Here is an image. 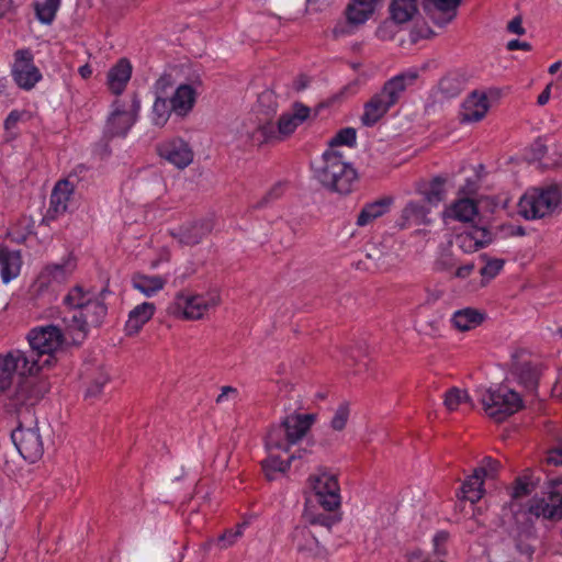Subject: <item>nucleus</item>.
I'll return each mask as SVG.
<instances>
[{
    "label": "nucleus",
    "instance_id": "f257e3e1",
    "mask_svg": "<svg viewBox=\"0 0 562 562\" xmlns=\"http://www.w3.org/2000/svg\"><path fill=\"white\" fill-rule=\"evenodd\" d=\"M538 479L526 473L515 481L512 488L510 502L504 506L502 520L516 548L530 558L538 542L535 522L538 518L554 519L561 513V498L555 490L546 487L542 498H526L535 491Z\"/></svg>",
    "mask_w": 562,
    "mask_h": 562
},
{
    "label": "nucleus",
    "instance_id": "f03ea898",
    "mask_svg": "<svg viewBox=\"0 0 562 562\" xmlns=\"http://www.w3.org/2000/svg\"><path fill=\"white\" fill-rule=\"evenodd\" d=\"M40 359L29 351L12 348L0 352V396L12 408L32 406L49 391V382L40 376Z\"/></svg>",
    "mask_w": 562,
    "mask_h": 562
},
{
    "label": "nucleus",
    "instance_id": "7ed1b4c3",
    "mask_svg": "<svg viewBox=\"0 0 562 562\" xmlns=\"http://www.w3.org/2000/svg\"><path fill=\"white\" fill-rule=\"evenodd\" d=\"M310 115V109L302 104H296L291 111L284 113L279 119L277 125L270 121L260 123H250L244 126L241 137L251 146H261L263 144L277 143L285 139L304 122Z\"/></svg>",
    "mask_w": 562,
    "mask_h": 562
},
{
    "label": "nucleus",
    "instance_id": "20e7f679",
    "mask_svg": "<svg viewBox=\"0 0 562 562\" xmlns=\"http://www.w3.org/2000/svg\"><path fill=\"white\" fill-rule=\"evenodd\" d=\"M317 180L327 189L339 194L352 192L358 173L346 158L345 151L326 149L322 155V165L315 170Z\"/></svg>",
    "mask_w": 562,
    "mask_h": 562
},
{
    "label": "nucleus",
    "instance_id": "39448f33",
    "mask_svg": "<svg viewBox=\"0 0 562 562\" xmlns=\"http://www.w3.org/2000/svg\"><path fill=\"white\" fill-rule=\"evenodd\" d=\"M76 268L77 262L71 255L61 258L58 262L44 266L30 288L32 304L37 305L41 300L49 302L55 297L58 289L70 279Z\"/></svg>",
    "mask_w": 562,
    "mask_h": 562
},
{
    "label": "nucleus",
    "instance_id": "423d86ee",
    "mask_svg": "<svg viewBox=\"0 0 562 562\" xmlns=\"http://www.w3.org/2000/svg\"><path fill=\"white\" fill-rule=\"evenodd\" d=\"M475 394L484 414L495 422L505 420L522 407L519 393L504 384L479 386Z\"/></svg>",
    "mask_w": 562,
    "mask_h": 562
},
{
    "label": "nucleus",
    "instance_id": "0eeeda50",
    "mask_svg": "<svg viewBox=\"0 0 562 562\" xmlns=\"http://www.w3.org/2000/svg\"><path fill=\"white\" fill-rule=\"evenodd\" d=\"M316 420V415L291 414L282 423L273 427L266 437V449H278L289 453L291 448L297 445L311 429Z\"/></svg>",
    "mask_w": 562,
    "mask_h": 562
},
{
    "label": "nucleus",
    "instance_id": "6e6552de",
    "mask_svg": "<svg viewBox=\"0 0 562 562\" xmlns=\"http://www.w3.org/2000/svg\"><path fill=\"white\" fill-rule=\"evenodd\" d=\"M308 502L319 505L325 512H336L341 506L340 485L337 475L326 469L311 473L306 481Z\"/></svg>",
    "mask_w": 562,
    "mask_h": 562
},
{
    "label": "nucleus",
    "instance_id": "1a4fd4ad",
    "mask_svg": "<svg viewBox=\"0 0 562 562\" xmlns=\"http://www.w3.org/2000/svg\"><path fill=\"white\" fill-rule=\"evenodd\" d=\"M221 302L217 289H210L202 293L179 292L168 307L169 314L177 318L198 321L203 318Z\"/></svg>",
    "mask_w": 562,
    "mask_h": 562
},
{
    "label": "nucleus",
    "instance_id": "9d476101",
    "mask_svg": "<svg viewBox=\"0 0 562 562\" xmlns=\"http://www.w3.org/2000/svg\"><path fill=\"white\" fill-rule=\"evenodd\" d=\"M561 190L557 186L527 190L518 202V212L526 220L551 214L560 205Z\"/></svg>",
    "mask_w": 562,
    "mask_h": 562
},
{
    "label": "nucleus",
    "instance_id": "9b49d317",
    "mask_svg": "<svg viewBox=\"0 0 562 562\" xmlns=\"http://www.w3.org/2000/svg\"><path fill=\"white\" fill-rule=\"evenodd\" d=\"M106 315V306L97 297L92 300L83 311L75 310L71 315H65L63 322L66 331L71 336L74 342L81 341L90 328L99 326Z\"/></svg>",
    "mask_w": 562,
    "mask_h": 562
},
{
    "label": "nucleus",
    "instance_id": "f8f14e48",
    "mask_svg": "<svg viewBox=\"0 0 562 562\" xmlns=\"http://www.w3.org/2000/svg\"><path fill=\"white\" fill-rule=\"evenodd\" d=\"M26 340L31 350L36 353V359L41 356H47V358L41 362L43 370L54 364V353L63 347L65 337L57 326L44 325L32 328L26 335Z\"/></svg>",
    "mask_w": 562,
    "mask_h": 562
},
{
    "label": "nucleus",
    "instance_id": "ddd939ff",
    "mask_svg": "<svg viewBox=\"0 0 562 562\" xmlns=\"http://www.w3.org/2000/svg\"><path fill=\"white\" fill-rule=\"evenodd\" d=\"M139 111L140 101L136 94L126 99H116L111 105L105 134L111 137L126 136L137 121Z\"/></svg>",
    "mask_w": 562,
    "mask_h": 562
},
{
    "label": "nucleus",
    "instance_id": "4468645a",
    "mask_svg": "<svg viewBox=\"0 0 562 562\" xmlns=\"http://www.w3.org/2000/svg\"><path fill=\"white\" fill-rule=\"evenodd\" d=\"M11 439L20 456L27 462L38 461L44 453V442L37 423H20L12 430Z\"/></svg>",
    "mask_w": 562,
    "mask_h": 562
},
{
    "label": "nucleus",
    "instance_id": "2eb2a0df",
    "mask_svg": "<svg viewBox=\"0 0 562 562\" xmlns=\"http://www.w3.org/2000/svg\"><path fill=\"white\" fill-rule=\"evenodd\" d=\"M11 72L16 85L24 90H31L42 79V74L34 65V56L30 49H19L14 53Z\"/></svg>",
    "mask_w": 562,
    "mask_h": 562
},
{
    "label": "nucleus",
    "instance_id": "dca6fc26",
    "mask_svg": "<svg viewBox=\"0 0 562 562\" xmlns=\"http://www.w3.org/2000/svg\"><path fill=\"white\" fill-rule=\"evenodd\" d=\"M158 155L178 169L190 166L194 153L190 144L181 137H171L162 140L157 147Z\"/></svg>",
    "mask_w": 562,
    "mask_h": 562
},
{
    "label": "nucleus",
    "instance_id": "f3484780",
    "mask_svg": "<svg viewBox=\"0 0 562 562\" xmlns=\"http://www.w3.org/2000/svg\"><path fill=\"white\" fill-rule=\"evenodd\" d=\"M291 541L303 558L316 559L325 555V549L307 526H296L291 533Z\"/></svg>",
    "mask_w": 562,
    "mask_h": 562
},
{
    "label": "nucleus",
    "instance_id": "a211bd4d",
    "mask_svg": "<svg viewBox=\"0 0 562 562\" xmlns=\"http://www.w3.org/2000/svg\"><path fill=\"white\" fill-rule=\"evenodd\" d=\"M171 86L170 78L167 76L160 77L154 86L155 101L151 108L150 120L156 126H164L170 116L171 106L166 99L167 88Z\"/></svg>",
    "mask_w": 562,
    "mask_h": 562
},
{
    "label": "nucleus",
    "instance_id": "6ab92c4d",
    "mask_svg": "<svg viewBox=\"0 0 562 562\" xmlns=\"http://www.w3.org/2000/svg\"><path fill=\"white\" fill-rule=\"evenodd\" d=\"M493 234L486 227L471 226L457 236V244L459 248L465 252L471 254L491 244Z\"/></svg>",
    "mask_w": 562,
    "mask_h": 562
},
{
    "label": "nucleus",
    "instance_id": "aec40b11",
    "mask_svg": "<svg viewBox=\"0 0 562 562\" xmlns=\"http://www.w3.org/2000/svg\"><path fill=\"white\" fill-rule=\"evenodd\" d=\"M491 106L485 92L474 91L462 103L461 117L463 122L481 121Z\"/></svg>",
    "mask_w": 562,
    "mask_h": 562
},
{
    "label": "nucleus",
    "instance_id": "412c9836",
    "mask_svg": "<svg viewBox=\"0 0 562 562\" xmlns=\"http://www.w3.org/2000/svg\"><path fill=\"white\" fill-rule=\"evenodd\" d=\"M133 67L128 59H119L106 74V87L116 95L125 90L132 77Z\"/></svg>",
    "mask_w": 562,
    "mask_h": 562
},
{
    "label": "nucleus",
    "instance_id": "4be33fe9",
    "mask_svg": "<svg viewBox=\"0 0 562 562\" xmlns=\"http://www.w3.org/2000/svg\"><path fill=\"white\" fill-rule=\"evenodd\" d=\"M156 305L151 302H143L134 306L127 315L124 330L127 336L137 335L143 327L153 318Z\"/></svg>",
    "mask_w": 562,
    "mask_h": 562
},
{
    "label": "nucleus",
    "instance_id": "5701e85b",
    "mask_svg": "<svg viewBox=\"0 0 562 562\" xmlns=\"http://www.w3.org/2000/svg\"><path fill=\"white\" fill-rule=\"evenodd\" d=\"M430 19L438 26H446L454 20L461 0H426Z\"/></svg>",
    "mask_w": 562,
    "mask_h": 562
},
{
    "label": "nucleus",
    "instance_id": "b1692460",
    "mask_svg": "<svg viewBox=\"0 0 562 562\" xmlns=\"http://www.w3.org/2000/svg\"><path fill=\"white\" fill-rule=\"evenodd\" d=\"M22 268V256L19 250L0 247V277L4 284L16 279Z\"/></svg>",
    "mask_w": 562,
    "mask_h": 562
},
{
    "label": "nucleus",
    "instance_id": "393cba45",
    "mask_svg": "<svg viewBox=\"0 0 562 562\" xmlns=\"http://www.w3.org/2000/svg\"><path fill=\"white\" fill-rule=\"evenodd\" d=\"M430 207L425 201H409L402 211L401 226L404 228L430 224Z\"/></svg>",
    "mask_w": 562,
    "mask_h": 562
},
{
    "label": "nucleus",
    "instance_id": "a878e982",
    "mask_svg": "<svg viewBox=\"0 0 562 562\" xmlns=\"http://www.w3.org/2000/svg\"><path fill=\"white\" fill-rule=\"evenodd\" d=\"M393 105L392 98L382 92L374 94L366 104L361 122L366 126H373Z\"/></svg>",
    "mask_w": 562,
    "mask_h": 562
},
{
    "label": "nucleus",
    "instance_id": "bb28decb",
    "mask_svg": "<svg viewBox=\"0 0 562 562\" xmlns=\"http://www.w3.org/2000/svg\"><path fill=\"white\" fill-rule=\"evenodd\" d=\"M133 289L146 297H153L164 290L168 283L167 276L136 273L132 277Z\"/></svg>",
    "mask_w": 562,
    "mask_h": 562
},
{
    "label": "nucleus",
    "instance_id": "cd10ccee",
    "mask_svg": "<svg viewBox=\"0 0 562 562\" xmlns=\"http://www.w3.org/2000/svg\"><path fill=\"white\" fill-rule=\"evenodd\" d=\"M418 78L417 68H409L402 74L390 79L384 88L382 89V93L385 97L392 98L393 105L397 102L401 94L406 90V88L411 87L416 79Z\"/></svg>",
    "mask_w": 562,
    "mask_h": 562
},
{
    "label": "nucleus",
    "instance_id": "c85d7f7f",
    "mask_svg": "<svg viewBox=\"0 0 562 562\" xmlns=\"http://www.w3.org/2000/svg\"><path fill=\"white\" fill-rule=\"evenodd\" d=\"M196 91L191 85H180L170 98L171 110L179 116H186L194 106Z\"/></svg>",
    "mask_w": 562,
    "mask_h": 562
},
{
    "label": "nucleus",
    "instance_id": "c756f323",
    "mask_svg": "<svg viewBox=\"0 0 562 562\" xmlns=\"http://www.w3.org/2000/svg\"><path fill=\"white\" fill-rule=\"evenodd\" d=\"M484 474H486V469L479 467L474 470L473 474L464 481L461 487V502L468 501L472 506L482 498L484 494Z\"/></svg>",
    "mask_w": 562,
    "mask_h": 562
},
{
    "label": "nucleus",
    "instance_id": "7c9ffc66",
    "mask_svg": "<svg viewBox=\"0 0 562 562\" xmlns=\"http://www.w3.org/2000/svg\"><path fill=\"white\" fill-rule=\"evenodd\" d=\"M393 200L391 198H382L373 202L367 203L360 211L356 225L364 227L372 224L375 220L386 214L391 207Z\"/></svg>",
    "mask_w": 562,
    "mask_h": 562
},
{
    "label": "nucleus",
    "instance_id": "2f4dec72",
    "mask_svg": "<svg viewBox=\"0 0 562 562\" xmlns=\"http://www.w3.org/2000/svg\"><path fill=\"white\" fill-rule=\"evenodd\" d=\"M477 215V206L469 196L458 199L443 212L445 220L470 222Z\"/></svg>",
    "mask_w": 562,
    "mask_h": 562
},
{
    "label": "nucleus",
    "instance_id": "473e14b6",
    "mask_svg": "<svg viewBox=\"0 0 562 562\" xmlns=\"http://www.w3.org/2000/svg\"><path fill=\"white\" fill-rule=\"evenodd\" d=\"M75 184L68 179L58 181L50 195V207L55 214H63L67 211L69 201L74 194Z\"/></svg>",
    "mask_w": 562,
    "mask_h": 562
},
{
    "label": "nucleus",
    "instance_id": "72a5a7b5",
    "mask_svg": "<svg viewBox=\"0 0 562 562\" xmlns=\"http://www.w3.org/2000/svg\"><path fill=\"white\" fill-rule=\"evenodd\" d=\"M485 315L476 308L464 307L456 311L451 316L452 326L459 331H469L480 326Z\"/></svg>",
    "mask_w": 562,
    "mask_h": 562
},
{
    "label": "nucleus",
    "instance_id": "f704fd0d",
    "mask_svg": "<svg viewBox=\"0 0 562 562\" xmlns=\"http://www.w3.org/2000/svg\"><path fill=\"white\" fill-rule=\"evenodd\" d=\"M98 296L95 293L85 290L80 285H76L69 290L66 296L63 300L64 305L68 308L66 315H71L75 313V310L83 311L86 305H88L92 300H95Z\"/></svg>",
    "mask_w": 562,
    "mask_h": 562
},
{
    "label": "nucleus",
    "instance_id": "c9c22d12",
    "mask_svg": "<svg viewBox=\"0 0 562 562\" xmlns=\"http://www.w3.org/2000/svg\"><path fill=\"white\" fill-rule=\"evenodd\" d=\"M209 229V226L202 223L192 222L182 225L177 231H172L171 236L176 238L180 244L194 245L202 239Z\"/></svg>",
    "mask_w": 562,
    "mask_h": 562
},
{
    "label": "nucleus",
    "instance_id": "e433bc0d",
    "mask_svg": "<svg viewBox=\"0 0 562 562\" xmlns=\"http://www.w3.org/2000/svg\"><path fill=\"white\" fill-rule=\"evenodd\" d=\"M443 404L449 412L458 411L462 406L473 407L469 393L459 387H451L445 393Z\"/></svg>",
    "mask_w": 562,
    "mask_h": 562
},
{
    "label": "nucleus",
    "instance_id": "4c0bfd02",
    "mask_svg": "<svg viewBox=\"0 0 562 562\" xmlns=\"http://www.w3.org/2000/svg\"><path fill=\"white\" fill-rule=\"evenodd\" d=\"M417 12L416 0H394L391 4V14L397 23L409 21Z\"/></svg>",
    "mask_w": 562,
    "mask_h": 562
},
{
    "label": "nucleus",
    "instance_id": "58836bf2",
    "mask_svg": "<svg viewBox=\"0 0 562 562\" xmlns=\"http://www.w3.org/2000/svg\"><path fill=\"white\" fill-rule=\"evenodd\" d=\"M279 103L276 93L272 90L262 91L257 100V111L266 116V119H259L257 123L267 122L269 117L276 114Z\"/></svg>",
    "mask_w": 562,
    "mask_h": 562
},
{
    "label": "nucleus",
    "instance_id": "ea45409f",
    "mask_svg": "<svg viewBox=\"0 0 562 562\" xmlns=\"http://www.w3.org/2000/svg\"><path fill=\"white\" fill-rule=\"evenodd\" d=\"M274 450L276 449H267L269 456L263 461V470L270 480L273 479V472H285L290 468L291 461L295 458V454L290 451L288 453L289 457L286 459H282L273 454Z\"/></svg>",
    "mask_w": 562,
    "mask_h": 562
},
{
    "label": "nucleus",
    "instance_id": "a19ab883",
    "mask_svg": "<svg viewBox=\"0 0 562 562\" xmlns=\"http://www.w3.org/2000/svg\"><path fill=\"white\" fill-rule=\"evenodd\" d=\"M60 7V0H37L34 3L35 14L43 24H50Z\"/></svg>",
    "mask_w": 562,
    "mask_h": 562
},
{
    "label": "nucleus",
    "instance_id": "79ce46f5",
    "mask_svg": "<svg viewBox=\"0 0 562 562\" xmlns=\"http://www.w3.org/2000/svg\"><path fill=\"white\" fill-rule=\"evenodd\" d=\"M481 259L485 262L484 267L480 270L482 277L481 285L485 286L491 280L501 273L504 268L505 260L501 258H491L487 255H482Z\"/></svg>",
    "mask_w": 562,
    "mask_h": 562
},
{
    "label": "nucleus",
    "instance_id": "37998d69",
    "mask_svg": "<svg viewBox=\"0 0 562 562\" xmlns=\"http://www.w3.org/2000/svg\"><path fill=\"white\" fill-rule=\"evenodd\" d=\"M357 140V132L352 127H345L338 131L335 136L329 140L327 149H335L342 151L340 146L346 145L352 147Z\"/></svg>",
    "mask_w": 562,
    "mask_h": 562
},
{
    "label": "nucleus",
    "instance_id": "c03bdc74",
    "mask_svg": "<svg viewBox=\"0 0 562 562\" xmlns=\"http://www.w3.org/2000/svg\"><path fill=\"white\" fill-rule=\"evenodd\" d=\"M539 370L530 363H525L519 367L518 376L520 382L526 387H533L539 379Z\"/></svg>",
    "mask_w": 562,
    "mask_h": 562
},
{
    "label": "nucleus",
    "instance_id": "a18cd8bd",
    "mask_svg": "<svg viewBox=\"0 0 562 562\" xmlns=\"http://www.w3.org/2000/svg\"><path fill=\"white\" fill-rule=\"evenodd\" d=\"M247 521H244L236 526L235 529L226 530L218 539L221 549H226L234 543L243 536Z\"/></svg>",
    "mask_w": 562,
    "mask_h": 562
},
{
    "label": "nucleus",
    "instance_id": "49530a36",
    "mask_svg": "<svg viewBox=\"0 0 562 562\" xmlns=\"http://www.w3.org/2000/svg\"><path fill=\"white\" fill-rule=\"evenodd\" d=\"M108 374L103 371L99 372L98 375L88 385L85 393L86 398L98 397L102 393V390L104 385L108 383Z\"/></svg>",
    "mask_w": 562,
    "mask_h": 562
},
{
    "label": "nucleus",
    "instance_id": "de8ad7c7",
    "mask_svg": "<svg viewBox=\"0 0 562 562\" xmlns=\"http://www.w3.org/2000/svg\"><path fill=\"white\" fill-rule=\"evenodd\" d=\"M349 414H350L349 405L346 403L340 404L337 407V409L331 418V422H330L333 429L342 430L347 425Z\"/></svg>",
    "mask_w": 562,
    "mask_h": 562
},
{
    "label": "nucleus",
    "instance_id": "09e8293b",
    "mask_svg": "<svg viewBox=\"0 0 562 562\" xmlns=\"http://www.w3.org/2000/svg\"><path fill=\"white\" fill-rule=\"evenodd\" d=\"M442 200L441 184L439 181L431 183L430 190L425 194L420 201H425L428 207L436 206Z\"/></svg>",
    "mask_w": 562,
    "mask_h": 562
},
{
    "label": "nucleus",
    "instance_id": "8fccbe9b",
    "mask_svg": "<svg viewBox=\"0 0 562 562\" xmlns=\"http://www.w3.org/2000/svg\"><path fill=\"white\" fill-rule=\"evenodd\" d=\"M29 117L30 114L26 111L13 110L5 119L4 127L7 131H10L11 128H14L20 121H25Z\"/></svg>",
    "mask_w": 562,
    "mask_h": 562
},
{
    "label": "nucleus",
    "instance_id": "3c124183",
    "mask_svg": "<svg viewBox=\"0 0 562 562\" xmlns=\"http://www.w3.org/2000/svg\"><path fill=\"white\" fill-rule=\"evenodd\" d=\"M304 516H305L306 520L310 521L312 525H319V526L330 528L334 524V519L327 515H323V514L313 515L308 512H305Z\"/></svg>",
    "mask_w": 562,
    "mask_h": 562
},
{
    "label": "nucleus",
    "instance_id": "603ef678",
    "mask_svg": "<svg viewBox=\"0 0 562 562\" xmlns=\"http://www.w3.org/2000/svg\"><path fill=\"white\" fill-rule=\"evenodd\" d=\"M547 461L554 465L562 464V435L558 438V446L548 452Z\"/></svg>",
    "mask_w": 562,
    "mask_h": 562
},
{
    "label": "nucleus",
    "instance_id": "864d4df0",
    "mask_svg": "<svg viewBox=\"0 0 562 562\" xmlns=\"http://www.w3.org/2000/svg\"><path fill=\"white\" fill-rule=\"evenodd\" d=\"M238 396V391L232 386H223L221 393L216 397V403L223 404L226 402L235 401Z\"/></svg>",
    "mask_w": 562,
    "mask_h": 562
},
{
    "label": "nucleus",
    "instance_id": "5fc2aeb1",
    "mask_svg": "<svg viewBox=\"0 0 562 562\" xmlns=\"http://www.w3.org/2000/svg\"><path fill=\"white\" fill-rule=\"evenodd\" d=\"M447 540H448V533L445 531L437 532L434 536L432 542H434V550H435L436 554H438V555L445 554V552H446L445 544H446Z\"/></svg>",
    "mask_w": 562,
    "mask_h": 562
},
{
    "label": "nucleus",
    "instance_id": "6e6d98bb",
    "mask_svg": "<svg viewBox=\"0 0 562 562\" xmlns=\"http://www.w3.org/2000/svg\"><path fill=\"white\" fill-rule=\"evenodd\" d=\"M408 562H442L439 559H431L428 554L423 551L415 549L407 554Z\"/></svg>",
    "mask_w": 562,
    "mask_h": 562
},
{
    "label": "nucleus",
    "instance_id": "4d7b16f0",
    "mask_svg": "<svg viewBox=\"0 0 562 562\" xmlns=\"http://www.w3.org/2000/svg\"><path fill=\"white\" fill-rule=\"evenodd\" d=\"M156 248H157L158 256H157V258H154L149 261V267L153 269L158 268L160 263H162L164 261H167L169 258V250L167 247L156 246Z\"/></svg>",
    "mask_w": 562,
    "mask_h": 562
},
{
    "label": "nucleus",
    "instance_id": "13d9d810",
    "mask_svg": "<svg viewBox=\"0 0 562 562\" xmlns=\"http://www.w3.org/2000/svg\"><path fill=\"white\" fill-rule=\"evenodd\" d=\"M507 31L510 34L515 35H524L526 33L525 27L522 26V20L520 16H515L507 23Z\"/></svg>",
    "mask_w": 562,
    "mask_h": 562
},
{
    "label": "nucleus",
    "instance_id": "bf43d9fd",
    "mask_svg": "<svg viewBox=\"0 0 562 562\" xmlns=\"http://www.w3.org/2000/svg\"><path fill=\"white\" fill-rule=\"evenodd\" d=\"M481 467L486 469V474L483 475V480L485 477L494 476L498 469V462L493 460L492 458H485Z\"/></svg>",
    "mask_w": 562,
    "mask_h": 562
},
{
    "label": "nucleus",
    "instance_id": "052dcab7",
    "mask_svg": "<svg viewBox=\"0 0 562 562\" xmlns=\"http://www.w3.org/2000/svg\"><path fill=\"white\" fill-rule=\"evenodd\" d=\"M547 488H548V491L549 490H555L557 491V496L559 498H561V513L554 518V519H560V518H562V480L557 479V480L550 481L547 484Z\"/></svg>",
    "mask_w": 562,
    "mask_h": 562
},
{
    "label": "nucleus",
    "instance_id": "680f3d73",
    "mask_svg": "<svg viewBox=\"0 0 562 562\" xmlns=\"http://www.w3.org/2000/svg\"><path fill=\"white\" fill-rule=\"evenodd\" d=\"M506 48L508 50L521 49V50L528 52V50H531V45L528 42H521L519 40H512V41L507 42Z\"/></svg>",
    "mask_w": 562,
    "mask_h": 562
},
{
    "label": "nucleus",
    "instance_id": "e2e57ef3",
    "mask_svg": "<svg viewBox=\"0 0 562 562\" xmlns=\"http://www.w3.org/2000/svg\"><path fill=\"white\" fill-rule=\"evenodd\" d=\"M477 189L476 179H467V183L464 187L460 188V193L464 196H469L474 194Z\"/></svg>",
    "mask_w": 562,
    "mask_h": 562
},
{
    "label": "nucleus",
    "instance_id": "0e129e2a",
    "mask_svg": "<svg viewBox=\"0 0 562 562\" xmlns=\"http://www.w3.org/2000/svg\"><path fill=\"white\" fill-rule=\"evenodd\" d=\"M473 270H474V265L467 263V265L460 266L456 270L454 276L459 279H465L473 272Z\"/></svg>",
    "mask_w": 562,
    "mask_h": 562
},
{
    "label": "nucleus",
    "instance_id": "69168bd1",
    "mask_svg": "<svg viewBox=\"0 0 562 562\" xmlns=\"http://www.w3.org/2000/svg\"><path fill=\"white\" fill-rule=\"evenodd\" d=\"M333 33L335 36H341L351 33L350 26L346 23H338L335 25Z\"/></svg>",
    "mask_w": 562,
    "mask_h": 562
},
{
    "label": "nucleus",
    "instance_id": "338daca9",
    "mask_svg": "<svg viewBox=\"0 0 562 562\" xmlns=\"http://www.w3.org/2000/svg\"><path fill=\"white\" fill-rule=\"evenodd\" d=\"M284 187H285V183H283V182H278V183H276V184L271 188V190H270V192H269V195H270L271 198H273V199L279 198L280 195H282V194H283V192H284Z\"/></svg>",
    "mask_w": 562,
    "mask_h": 562
},
{
    "label": "nucleus",
    "instance_id": "774afa93",
    "mask_svg": "<svg viewBox=\"0 0 562 562\" xmlns=\"http://www.w3.org/2000/svg\"><path fill=\"white\" fill-rule=\"evenodd\" d=\"M551 88L548 86L538 97V104L544 105L550 100Z\"/></svg>",
    "mask_w": 562,
    "mask_h": 562
}]
</instances>
